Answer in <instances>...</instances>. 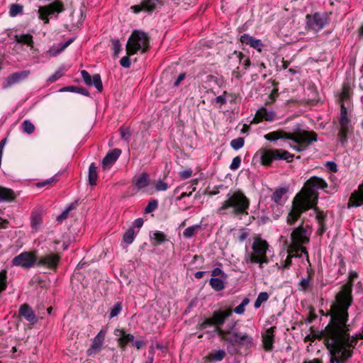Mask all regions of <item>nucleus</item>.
Returning a JSON list of instances; mask_svg holds the SVG:
<instances>
[{"label": "nucleus", "mask_w": 363, "mask_h": 363, "mask_svg": "<svg viewBox=\"0 0 363 363\" xmlns=\"http://www.w3.org/2000/svg\"><path fill=\"white\" fill-rule=\"evenodd\" d=\"M328 186L327 182L320 177L314 176L308 179L304 184V189L293 199L291 208L286 216L287 225H294L303 213L317 206L318 190L323 189L326 193H330L327 189Z\"/></svg>", "instance_id": "nucleus-1"}, {"label": "nucleus", "mask_w": 363, "mask_h": 363, "mask_svg": "<svg viewBox=\"0 0 363 363\" xmlns=\"http://www.w3.org/2000/svg\"><path fill=\"white\" fill-rule=\"evenodd\" d=\"M358 277L357 272L352 271L349 273L348 281L340 287L339 292L336 294L335 302L333 304L330 320L329 322V334L337 335L342 330V334L347 331L345 320L349 317L348 309L353 302L352 296L353 281Z\"/></svg>", "instance_id": "nucleus-2"}, {"label": "nucleus", "mask_w": 363, "mask_h": 363, "mask_svg": "<svg viewBox=\"0 0 363 363\" xmlns=\"http://www.w3.org/2000/svg\"><path fill=\"white\" fill-rule=\"evenodd\" d=\"M264 138L270 142H277L279 139L291 140L294 144H290V147L298 152L306 150L312 143L318 140V135L315 132L301 129L293 133L282 130L272 131L265 134Z\"/></svg>", "instance_id": "nucleus-3"}, {"label": "nucleus", "mask_w": 363, "mask_h": 363, "mask_svg": "<svg viewBox=\"0 0 363 363\" xmlns=\"http://www.w3.org/2000/svg\"><path fill=\"white\" fill-rule=\"evenodd\" d=\"M237 322L228 323L224 329L217 328L218 335L228 342V351L232 354H237L239 348L249 349L253 344V337L245 333H241L236 328Z\"/></svg>", "instance_id": "nucleus-4"}, {"label": "nucleus", "mask_w": 363, "mask_h": 363, "mask_svg": "<svg viewBox=\"0 0 363 363\" xmlns=\"http://www.w3.org/2000/svg\"><path fill=\"white\" fill-rule=\"evenodd\" d=\"M226 198L218 208V214L224 215L225 211L230 209V213L234 217L241 218L248 215L250 201L241 190L230 191Z\"/></svg>", "instance_id": "nucleus-5"}, {"label": "nucleus", "mask_w": 363, "mask_h": 363, "mask_svg": "<svg viewBox=\"0 0 363 363\" xmlns=\"http://www.w3.org/2000/svg\"><path fill=\"white\" fill-rule=\"evenodd\" d=\"M291 231L290 248L293 249L296 254V256L302 257L304 255L308 257V252L305 247L309 241L312 234V227L305 224L303 219L297 227L289 229Z\"/></svg>", "instance_id": "nucleus-6"}, {"label": "nucleus", "mask_w": 363, "mask_h": 363, "mask_svg": "<svg viewBox=\"0 0 363 363\" xmlns=\"http://www.w3.org/2000/svg\"><path fill=\"white\" fill-rule=\"evenodd\" d=\"M149 48V37L143 31L135 30L129 38L126 44L128 55H133L141 50L145 53Z\"/></svg>", "instance_id": "nucleus-7"}, {"label": "nucleus", "mask_w": 363, "mask_h": 363, "mask_svg": "<svg viewBox=\"0 0 363 363\" xmlns=\"http://www.w3.org/2000/svg\"><path fill=\"white\" fill-rule=\"evenodd\" d=\"M269 245L267 242L260 238H256L252 245L253 253L248 255L247 262L252 264H259V267L262 268L263 264H267L268 259L267 257V251Z\"/></svg>", "instance_id": "nucleus-8"}, {"label": "nucleus", "mask_w": 363, "mask_h": 363, "mask_svg": "<svg viewBox=\"0 0 363 363\" xmlns=\"http://www.w3.org/2000/svg\"><path fill=\"white\" fill-rule=\"evenodd\" d=\"M330 22V14L327 12H315L306 16V30L317 33Z\"/></svg>", "instance_id": "nucleus-9"}, {"label": "nucleus", "mask_w": 363, "mask_h": 363, "mask_svg": "<svg viewBox=\"0 0 363 363\" xmlns=\"http://www.w3.org/2000/svg\"><path fill=\"white\" fill-rule=\"evenodd\" d=\"M64 10L63 2L61 0H56L48 5L39 7L38 11V17L44 21V23L47 24L50 22L49 17L55 16L57 18L58 14Z\"/></svg>", "instance_id": "nucleus-10"}, {"label": "nucleus", "mask_w": 363, "mask_h": 363, "mask_svg": "<svg viewBox=\"0 0 363 363\" xmlns=\"http://www.w3.org/2000/svg\"><path fill=\"white\" fill-rule=\"evenodd\" d=\"M37 256L30 252H23L14 257L11 260L13 266L21 267L24 269H30L36 264Z\"/></svg>", "instance_id": "nucleus-11"}, {"label": "nucleus", "mask_w": 363, "mask_h": 363, "mask_svg": "<svg viewBox=\"0 0 363 363\" xmlns=\"http://www.w3.org/2000/svg\"><path fill=\"white\" fill-rule=\"evenodd\" d=\"M281 149H260L257 154L259 155L261 163L263 165L269 166L273 161L281 160Z\"/></svg>", "instance_id": "nucleus-12"}, {"label": "nucleus", "mask_w": 363, "mask_h": 363, "mask_svg": "<svg viewBox=\"0 0 363 363\" xmlns=\"http://www.w3.org/2000/svg\"><path fill=\"white\" fill-rule=\"evenodd\" d=\"M60 259V257L57 254L50 253L39 257H37L36 265L50 269H56Z\"/></svg>", "instance_id": "nucleus-13"}, {"label": "nucleus", "mask_w": 363, "mask_h": 363, "mask_svg": "<svg viewBox=\"0 0 363 363\" xmlns=\"http://www.w3.org/2000/svg\"><path fill=\"white\" fill-rule=\"evenodd\" d=\"M106 330L101 329L99 333L94 337L92 343L86 351V354L89 356H94L99 353L103 347Z\"/></svg>", "instance_id": "nucleus-14"}, {"label": "nucleus", "mask_w": 363, "mask_h": 363, "mask_svg": "<svg viewBox=\"0 0 363 363\" xmlns=\"http://www.w3.org/2000/svg\"><path fill=\"white\" fill-rule=\"evenodd\" d=\"M232 310L218 309L214 311L211 319L214 324V332L218 334L217 328L223 329L220 326L224 324L227 318L232 315Z\"/></svg>", "instance_id": "nucleus-15"}, {"label": "nucleus", "mask_w": 363, "mask_h": 363, "mask_svg": "<svg viewBox=\"0 0 363 363\" xmlns=\"http://www.w3.org/2000/svg\"><path fill=\"white\" fill-rule=\"evenodd\" d=\"M277 118V113L265 107H262L258 109L255 116L252 121V123H259L263 121H273Z\"/></svg>", "instance_id": "nucleus-16"}, {"label": "nucleus", "mask_w": 363, "mask_h": 363, "mask_svg": "<svg viewBox=\"0 0 363 363\" xmlns=\"http://www.w3.org/2000/svg\"><path fill=\"white\" fill-rule=\"evenodd\" d=\"M81 75L87 86H94L99 92L103 91V84L99 74H95L91 77L87 71L82 70Z\"/></svg>", "instance_id": "nucleus-17"}, {"label": "nucleus", "mask_w": 363, "mask_h": 363, "mask_svg": "<svg viewBox=\"0 0 363 363\" xmlns=\"http://www.w3.org/2000/svg\"><path fill=\"white\" fill-rule=\"evenodd\" d=\"M29 74L30 71L28 70L13 73L6 78L2 84V88L5 89L16 83L20 82L22 79L27 78Z\"/></svg>", "instance_id": "nucleus-18"}, {"label": "nucleus", "mask_w": 363, "mask_h": 363, "mask_svg": "<svg viewBox=\"0 0 363 363\" xmlns=\"http://www.w3.org/2000/svg\"><path fill=\"white\" fill-rule=\"evenodd\" d=\"M275 330L276 327L273 326L266 329L262 334L263 347L266 351H271L273 349Z\"/></svg>", "instance_id": "nucleus-19"}, {"label": "nucleus", "mask_w": 363, "mask_h": 363, "mask_svg": "<svg viewBox=\"0 0 363 363\" xmlns=\"http://www.w3.org/2000/svg\"><path fill=\"white\" fill-rule=\"evenodd\" d=\"M18 314L21 317L24 318L32 325H34L38 322V318L36 317L35 312L27 303H24L20 306Z\"/></svg>", "instance_id": "nucleus-20"}, {"label": "nucleus", "mask_w": 363, "mask_h": 363, "mask_svg": "<svg viewBox=\"0 0 363 363\" xmlns=\"http://www.w3.org/2000/svg\"><path fill=\"white\" fill-rule=\"evenodd\" d=\"M150 182V176L146 172H143L139 175H135L132 181V184L139 191L149 186Z\"/></svg>", "instance_id": "nucleus-21"}, {"label": "nucleus", "mask_w": 363, "mask_h": 363, "mask_svg": "<svg viewBox=\"0 0 363 363\" xmlns=\"http://www.w3.org/2000/svg\"><path fill=\"white\" fill-rule=\"evenodd\" d=\"M121 154V150L118 148L109 151L102 160V165L104 169L110 168L118 160Z\"/></svg>", "instance_id": "nucleus-22"}, {"label": "nucleus", "mask_w": 363, "mask_h": 363, "mask_svg": "<svg viewBox=\"0 0 363 363\" xmlns=\"http://www.w3.org/2000/svg\"><path fill=\"white\" fill-rule=\"evenodd\" d=\"M240 40L242 44L249 45L250 46L259 52L262 50L264 46L261 40L257 39L245 33L241 35Z\"/></svg>", "instance_id": "nucleus-23"}, {"label": "nucleus", "mask_w": 363, "mask_h": 363, "mask_svg": "<svg viewBox=\"0 0 363 363\" xmlns=\"http://www.w3.org/2000/svg\"><path fill=\"white\" fill-rule=\"evenodd\" d=\"M315 213V219L318 223L319 229L318 230L319 235L323 234L326 230L325 220L327 215L323 211H320L316 206L312 207Z\"/></svg>", "instance_id": "nucleus-24"}, {"label": "nucleus", "mask_w": 363, "mask_h": 363, "mask_svg": "<svg viewBox=\"0 0 363 363\" xmlns=\"http://www.w3.org/2000/svg\"><path fill=\"white\" fill-rule=\"evenodd\" d=\"M141 1L144 6V11L150 15L163 6L162 0H141Z\"/></svg>", "instance_id": "nucleus-25"}, {"label": "nucleus", "mask_w": 363, "mask_h": 363, "mask_svg": "<svg viewBox=\"0 0 363 363\" xmlns=\"http://www.w3.org/2000/svg\"><path fill=\"white\" fill-rule=\"evenodd\" d=\"M362 205H363V191L362 193L354 191L350 197L347 208L359 207Z\"/></svg>", "instance_id": "nucleus-26"}, {"label": "nucleus", "mask_w": 363, "mask_h": 363, "mask_svg": "<svg viewBox=\"0 0 363 363\" xmlns=\"http://www.w3.org/2000/svg\"><path fill=\"white\" fill-rule=\"evenodd\" d=\"M74 40V38H71L65 43H60L57 45H54L49 50L52 56H56L65 50L71 43Z\"/></svg>", "instance_id": "nucleus-27"}, {"label": "nucleus", "mask_w": 363, "mask_h": 363, "mask_svg": "<svg viewBox=\"0 0 363 363\" xmlns=\"http://www.w3.org/2000/svg\"><path fill=\"white\" fill-rule=\"evenodd\" d=\"M308 276L306 277H301L298 283V289L301 291L306 292L312 288V276L309 274L308 270Z\"/></svg>", "instance_id": "nucleus-28"}, {"label": "nucleus", "mask_w": 363, "mask_h": 363, "mask_svg": "<svg viewBox=\"0 0 363 363\" xmlns=\"http://www.w3.org/2000/svg\"><path fill=\"white\" fill-rule=\"evenodd\" d=\"M119 333L120 337L118 338V344L121 347L125 346L129 342L134 341V335L132 334L126 333L123 329L118 330Z\"/></svg>", "instance_id": "nucleus-29"}, {"label": "nucleus", "mask_w": 363, "mask_h": 363, "mask_svg": "<svg viewBox=\"0 0 363 363\" xmlns=\"http://www.w3.org/2000/svg\"><path fill=\"white\" fill-rule=\"evenodd\" d=\"M288 191L287 187H280L277 189L272 194L271 198L272 201L276 203L277 205H281L283 203L282 197L285 195Z\"/></svg>", "instance_id": "nucleus-30"}, {"label": "nucleus", "mask_w": 363, "mask_h": 363, "mask_svg": "<svg viewBox=\"0 0 363 363\" xmlns=\"http://www.w3.org/2000/svg\"><path fill=\"white\" fill-rule=\"evenodd\" d=\"M15 194L12 189L0 187V202L1 201H11L14 200Z\"/></svg>", "instance_id": "nucleus-31"}, {"label": "nucleus", "mask_w": 363, "mask_h": 363, "mask_svg": "<svg viewBox=\"0 0 363 363\" xmlns=\"http://www.w3.org/2000/svg\"><path fill=\"white\" fill-rule=\"evenodd\" d=\"M97 167H96L94 163H91L89 168V176L88 180L89 184L91 186H95L96 184L98 174H97Z\"/></svg>", "instance_id": "nucleus-32"}, {"label": "nucleus", "mask_w": 363, "mask_h": 363, "mask_svg": "<svg viewBox=\"0 0 363 363\" xmlns=\"http://www.w3.org/2000/svg\"><path fill=\"white\" fill-rule=\"evenodd\" d=\"M150 237L151 240L155 242V245L161 244L167 240L166 235L163 232L158 230L150 232Z\"/></svg>", "instance_id": "nucleus-33"}, {"label": "nucleus", "mask_w": 363, "mask_h": 363, "mask_svg": "<svg viewBox=\"0 0 363 363\" xmlns=\"http://www.w3.org/2000/svg\"><path fill=\"white\" fill-rule=\"evenodd\" d=\"M209 284L216 291H220L225 289L223 280L217 277H212L209 280Z\"/></svg>", "instance_id": "nucleus-34"}, {"label": "nucleus", "mask_w": 363, "mask_h": 363, "mask_svg": "<svg viewBox=\"0 0 363 363\" xmlns=\"http://www.w3.org/2000/svg\"><path fill=\"white\" fill-rule=\"evenodd\" d=\"M201 229V224H196L186 228L183 232V236L185 238H191L196 235V233Z\"/></svg>", "instance_id": "nucleus-35"}, {"label": "nucleus", "mask_w": 363, "mask_h": 363, "mask_svg": "<svg viewBox=\"0 0 363 363\" xmlns=\"http://www.w3.org/2000/svg\"><path fill=\"white\" fill-rule=\"evenodd\" d=\"M138 231L139 230L135 232V230L129 228L123 234V241L127 245L131 244L134 241L135 235L138 233Z\"/></svg>", "instance_id": "nucleus-36"}, {"label": "nucleus", "mask_w": 363, "mask_h": 363, "mask_svg": "<svg viewBox=\"0 0 363 363\" xmlns=\"http://www.w3.org/2000/svg\"><path fill=\"white\" fill-rule=\"evenodd\" d=\"M16 40L18 43L26 44L28 46L33 47V36L30 34H23L20 35H16L15 36Z\"/></svg>", "instance_id": "nucleus-37"}, {"label": "nucleus", "mask_w": 363, "mask_h": 363, "mask_svg": "<svg viewBox=\"0 0 363 363\" xmlns=\"http://www.w3.org/2000/svg\"><path fill=\"white\" fill-rule=\"evenodd\" d=\"M225 356V352L224 350H217L212 351L208 357L211 360L214 362H219L223 359Z\"/></svg>", "instance_id": "nucleus-38"}, {"label": "nucleus", "mask_w": 363, "mask_h": 363, "mask_svg": "<svg viewBox=\"0 0 363 363\" xmlns=\"http://www.w3.org/2000/svg\"><path fill=\"white\" fill-rule=\"evenodd\" d=\"M234 54L239 59L240 64L244 67L245 69H247L251 65L250 58L241 52L235 51Z\"/></svg>", "instance_id": "nucleus-39"}, {"label": "nucleus", "mask_w": 363, "mask_h": 363, "mask_svg": "<svg viewBox=\"0 0 363 363\" xmlns=\"http://www.w3.org/2000/svg\"><path fill=\"white\" fill-rule=\"evenodd\" d=\"M352 129L350 128H340L337 134V137L342 145L344 146L345 144L347 143V134L350 133Z\"/></svg>", "instance_id": "nucleus-40"}, {"label": "nucleus", "mask_w": 363, "mask_h": 363, "mask_svg": "<svg viewBox=\"0 0 363 363\" xmlns=\"http://www.w3.org/2000/svg\"><path fill=\"white\" fill-rule=\"evenodd\" d=\"M23 6L18 4H12L9 8V15L11 17H15L19 14H22Z\"/></svg>", "instance_id": "nucleus-41"}, {"label": "nucleus", "mask_w": 363, "mask_h": 363, "mask_svg": "<svg viewBox=\"0 0 363 363\" xmlns=\"http://www.w3.org/2000/svg\"><path fill=\"white\" fill-rule=\"evenodd\" d=\"M269 296L267 292L263 291L259 293L255 301L254 307L256 309L259 308L262 303L266 302L269 299Z\"/></svg>", "instance_id": "nucleus-42"}, {"label": "nucleus", "mask_w": 363, "mask_h": 363, "mask_svg": "<svg viewBox=\"0 0 363 363\" xmlns=\"http://www.w3.org/2000/svg\"><path fill=\"white\" fill-rule=\"evenodd\" d=\"M122 310V302L118 301L110 309L109 318H113L117 316Z\"/></svg>", "instance_id": "nucleus-43"}, {"label": "nucleus", "mask_w": 363, "mask_h": 363, "mask_svg": "<svg viewBox=\"0 0 363 363\" xmlns=\"http://www.w3.org/2000/svg\"><path fill=\"white\" fill-rule=\"evenodd\" d=\"M250 303V299L248 298H245L242 301L241 303L236 306L233 311L238 315H242L245 313V306H247Z\"/></svg>", "instance_id": "nucleus-44"}, {"label": "nucleus", "mask_w": 363, "mask_h": 363, "mask_svg": "<svg viewBox=\"0 0 363 363\" xmlns=\"http://www.w3.org/2000/svg\"><path fill=\"white\" fill-rule=\"evenodd\" d=\"M296 254V252H295L294 250L291 248L286 259L284 262H281V267L283 269L289 268V267L291 265V257H296V255H294ZM296 257H298V256H296Z\"/></svg>", "instance_id": "nucleus-45"}, {"label": "nucleus", "mask_w": 363, "mask_h": 363, "mask_svg": "<svg viewBox=\"0 0 363 363\" xmlns=\"http://www.w3.org/2000/svg\"><path fill=\"white\" fill-rule=\"evenodd\" d=\"M22 128L24 133L30 135L35 131V125L28 120H25L22 123Z\"/></svg>", "instance_id": "nucleus-46"}, {"label": "nucleus", "mask_w": 363, "mask_h": 363, "mask_svg": "<svg viewBox=\"0 0 363 363\" xmlns=\"http://www.w3.org/2000/svg\"><path fill=\"white\" fill-rule=\"evenodd\" d=\"M158 207V201L156 199L150 200L145 208L144 213L147 214L155 211Z\"/></svg>", "instance_id": "nucleus-47"}, {"label": "nucleus", "mask_w": 363, "mask_h": 363, "mask_svg": "<svg viewBox=\"0 0 363 363\" xmlns=\"http://www.w3.org/2000/svg\"><path fill=\"white\" fill-rule=\"evenodd\" d=\"M7 287V273L6 271L2 270L0 272V294L6 290Z\"/></svg>", "instance_id": "nucleus-48"}, {"label": "nucleus", "mask_w": 363, "mask_h": 363, "mask_svg": "<svg viewBox=\"0 0 363 363\" xmlns=\"http://www.w3.org/2000/svg\"><path fill=\"white\" fill-rule=\"evenodd\" d=\"M245 140L243 138H238L233 139L230 142V146L235 150H240L244 145Z\"/></svg>", "instance_id": "nucleus-49"}, {"label": "nucleus", "mask_w": 363, "mask_h": 363, "mask_svg": "<svg viewBox=\"0 0 363 363\" xmlns=\"http://www.w3.org/2000/svg\"><path fill=\"white\" fill-rule=\"evenodd\" d=\"M213 326L214 327V324H213V322L211 318H206L202 322H201L198 324V327H199V330H205V329H207L208 328L213 327Z\"/></svg>", "instance_id": "nucleus-50"}, {"label": "nucleus", "mask_w": 363, "mask_h": 363, "mask_svg": "<svg viewBox=\"0 0 363 363\" xmlns=\"http://www.w3.org/2000/svg\"><path fill=\"white\" fill-rule=\"evenodd\" d=\"M340 128H350L352 129L351 126V121L350 118L347 116H342L340 118L339 120Z\"/></svg>", "instance_id": "nucleus-51"}, {"label": "nucleus", "mask_w": 363, "mask_h": 363, "mask_svg": "<svg viewBox=\"0 0 363 363\" xmlns=\"http://www.w3.org/2000/svg\"><path fill=\"white\" fill-rule=\"evenodd\" d=\"M112 49L113 50L114 57H117L121 50V44L118 39L112 40Z\"/></svg>", "instance_id": "nucleus-52"}, {"label": "nucleus", "mask_w": 363, "mask_h": 363, "mask_svg": "<svg viewBox=\"0 0 363 363\" xmlns=\"http://www.w3.org/2000/svg\"><path fill=\"white\" fill-rule=\"evenodd\" d=\"M40 223H41L40 216L38 214H33L32 218H31L32 228L34 229H37Z\"/></svg>", "instance_id": "nucleus-53"}, {"label": "nucleus", "mask_w": 363, "mask_h": 363, "mask_svg": "<svg viewBox=\"0 0 363 363\" xmlns=\"http://www.w3.org/2000/svg\"><path fill=\"white\" fill-rule=\"evenodd\" d=\"M241 164V157L240 156H237L234 157L232 160V162L230 165V169L231 170H236L238 169Z\"/></svg>", "instance_id": "nucleus-54"}, {"label": "nucleus", "mask_w": 363, "mask_h": 363, "mask_svg": "<svg viewBox=\"0 0 363 363\" xmlns=\"http://www.w3.org/2000/svg\"><path fill=\"white\" fill-rule=\"evenodd\" d=\"M62 68H60L58 70H57L53 74H52L48 79V81L50 83H53L55 81H57L58 79H60L62 76Z\"/></svg>", "instance_id": "nucleus-55"}, {"label": "nucleus", "mask_w": 363, "mask_h": 363, "mask_svg": "<svg viewBox=\"0 0 363 363\" xmlns=\"http://www.w3.org/2000/svg\"><path fill=\"white\" fill-rule=\"evenodd\" d=\"M119 131H120L121 138L123 140H129V138L131 136V133H130V130L128 128H122L121 127L119 129Z\"/></svg>", "instance_id": "nucleus-56"}, {"label": "nucleus", "mask_w": 363, "mask_h": 363, "mask_svg": "<svg viewBox=\"0 0 363 363\" xmlns=\"http://www.w3.org/2000/svg\"><path fill=\"white\" fill-rule=\"evenodd\" d=\"M168 189L167 183L163 182L162 180H159L155 184V189L157 191H166Z\"/></svg>", "instance_id": "nucleus-57"}, {"label": "nucleus", "mask_w": 363, "mask_h": 363, "mask_svg": "<svg viewBox=\"0 0 363 363\" xmlns=\"http://www.w3.org/2000/svg\"><path fill=\"white\" fill-rule=\"evenodd\" d=\"M211 276L213 277H216L220 276L223 279L227 278V274L225 273H224V272L218 267H216L213 270H212Z\"/></svg>", "instance_id": "nucleus-58"}, {"label": "nucleus", "mask_w": 363, "mask_h": 363, "mask_svg": "<svg viewBox=\"0 0 363 363\" xmlns=\"http://www.w3.org/2000/svg\"><path fill=\"white\" fill-rule=\"evenodd\" d=\"M281 154L282 160H286L287 162H291L293 160L294 155L289 152L281 149Z\"/></svg>", "instance_id": "nucleus-59"}, {"label": "nucleus", "mask_w": 363, "mask_h": 363, "mask_svg": "<svg viewBox=\"0 0 363 363\" xmlns=\"http://www.w3.org/2000/svg\"><path fill=\"white\" fill-rule=\"evenodd\" d=\"M227 94V91H224L223 92V94L220 96H217L215 99V101L217 104H220V106L224 105L226 104L227 100L225 99V95Z\"/></svg>", "instance_id": "nucleus-60"}, {"label": "nucleus", "mask_w": 363, "mask_h": 363, "mask_svg": "<svg viewBox=\"0 0 363 363\" xmlns=\"http://www.w3.org/2000/svg\"><path fill=\"white\" fill-rule=\"evenodd\" d=\"M143 223L144 220L142 218H138L133 222L130 228H133V230H135V228L140 229L143 225Z\"/></svg>", "instance_id": "nucleus-61"}, {"label": "nucleus", "mask_w": 363, "mask_h": 363, "mask_svg": "<svg viewBox=\"0 0 363 363\" xmlns=\"http://www.w3.org/2000/svg\"><path fill=\"white\" fill-rule=\"evenodd\" d=\"M325 167L331 172H337V166L335 162L328 161L325 164Z\"/></svg>", "instance_id": "nucleus-62"}, {"label": "nucleus", "mask_w": 363, "mask_h": 363, "mask_svg": "<svg viewBox=\"0 0 363 363\" xmlns=\"http://www.w3.org/2000/svg\"><path fill=\"white\" fill-rule=\"evenodd\" d=\"M120 65L124 68H129L130 67V60L128 56L123 57L120 60Z\"/></svg>", "instance_id": "nucleus-63"}, {"label": "nucleus", "mask_w": 363, "mask_h": 363, "mask_svg": "<svg viewBox=\"0 0 363 363\" xmlns=\"http://www.w3.org/2000/svg\"><path fill=\"white\" fill-rule=\"evenodd\" d=\"M192 175L191 169H187L179 172V177L182 179H186L191 177Z\"/></svg>", "instance_id": "nucleus-64"}]
</instances>
